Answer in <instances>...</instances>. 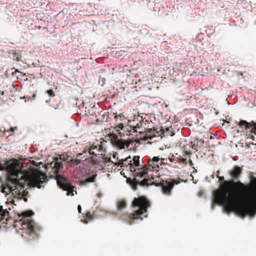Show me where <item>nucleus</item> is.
Segmentation results:
<instances>
[{"mask_svg": "<svg viewBox=\"0 0 256 256\" xmlns=\"http://www.w3.org/2000/svg\"><path fill=\"white\" fill-rule=\"evenodd\" d=\"M17 129L16 127L11 128L9 130H8L6 132L8 133V136L14 135L15 130Z\"/></svg>", "mask_w": 256, "mask_h": 256, "instance_id": "a211bd4d", "label": "nucleus"}, {"mask_svg": "<svg viewBox=\"0 0 256 256\" xmlns=\"http://www.w3.org/2000/svg\"><path fill=\"white\" fill-rule=\"evenodd\" d=\"M134 210V216L142 220V216L146 213L148 208L150 206V202L144 196L135 198L132 202Z\"/></svg>", "mask_w": 256, "mask_h": 256, "instance_id": "39448f33", "label": "nucleus"}, {"mask_svg": "<svg viewBox=\"0 0 256 256\" xmlns=\"http://www.w3.org/2000/svg\"><path fill=\"white\" fill-rule=\"evenodd\" d=\"M170 160L171 162H172V158H170Z\"/></svg>", "mask_w": 256, "mask_h": 256, "instance_id": "c756f323", "label": "nucleus"}, {"mask_svg": "<svg viewBox=\"0 0 256 256\" xmlns=\"http://www.w3.org/2000/svg\"><path fill=\"white\" fill-rule=\"evenodd\" d=\"M50 167L54 169V172L56 174L55 178L57 181L58 184L62 190L66 191V195L74 196V188H76L75 186H71L70 184L68 183L66 178L58 174V170L60 168H62V162L61 160H60L56 158V160L54 161L50 164Z\"/></svg>", "mask_w": 256, "mask_h": 256, "instance_id": "20e7f679", "label": "nucleus"}, {"mask_svg": "<svg viewBox=\"0 0 256 256\" xmlns=\"http://www.w3.org/2000/svg\"><path fill=\"white\" fill-rule=\"evenodd\" d=\"M78 210L79 213L82 212V207L80 205H78Z\"/></svg>", "mask_w": 256, "mask_h": 256, "instance_id": "5701e85b", "label": "nucleus"}, {"mask_svg": "<svg viewBox=\"0 0 256 256\" xmlns=\"http://www.w3.org/2000/svg\"><path fill=\"white\" fill-rule=\"evenodd\" d=\"M156 133L154 129L144 128V131L139 132V134L142 136H140L138 138L142 140L152 139L156 136Z\"/></svg>", "mask_w": 256, "mask_h": 256, "instance_id": "0eeeda50", "label": "nucleus"}, {"mask_svg": "<svg viewBox=\"0 0 256 256\" xmlns=\"http://www.w3.org/2000/svg\"><path fill=\"white\" fill-rule=\"evenodd\" d=\"M120 174H122V172H120Z\"/></svg>", "mask_w": 256, "mask_h": 256, "instance_id": "7c9ffc66", "label": "nucleus"}, {"mask_svg": "<svg viewBox=\"0 0 256 256\" xmlns=\"http://www.w3.org/2000/svg\"><path fill=\"white\" fill-rule=\"evenodd\" d=\"M120 218L122 220L130 224H132L134 220L140 219L138 216H134V212L132 214L124 213L120 216Z\"/></svg>", "mask_w": 256, "mask_h": 256, "instance_id": "9d476101", "label": "nucleus"}, {"mask_svg": "<svg viewBox=\"0 0 256 256\" xmlns=\"http://www.w3.org/2000/svg\"><path fill=\"white\" fill-rule=\"evenodd\" d=\"M96 176V174H94L91 176L85 179L84 180H82L80 182L82 184L85 185L88 182H94Z\"/></svg>", "mask_w": 256, "mask_h": 256, "instance_id": "ddd939ff", "label": "nucleus"}, {"mask_svg": "<svg viewBox=\"0 0 256 256\" xmlns=\"http://www.w3.org/2000/svg\"><path fill=\"white\" fill-rule=\"evenodd\" d=\"M50 98L48 100H47L46 101V102L47 103H48V102H50Z\"/></svg>", "mask_w": 256, "mask_h": 256, "instance_id": "cd10ccee", "label": "nucleus"}, {"mask_svg": "<svg viewBox=\"0 0 256 256\" xmlns=\"http://www.w3.org/2000/svg\"><path fill=\"white\" fill-rule=\"evenodd\" d=\"M112 142L114 146L119 149L124 148L126 146L128 148L130 144V142L128 141H123L118 139V136L116 134L112 135Z\"/></svg>", "mask_w": 256, "mask_h": 256, "instance_id": "6e6552de", "label": "nucleus"}, {"mask_svg": "<svg viewBox=\"0 0 256 256\" xmlns=\"http://www.w3.org/2000/svg\"><path fill=\"white\" fill-rule=\"evenodd\" d=\"M102 148L100 145L94 146L92 145L90 148L88 149V154L90 156H96L97 154H99Z\"/></svg>", "mask_w": 256, "mask_h": 256, "instance_id": "f8f14e48", "label": "nucleus"}, {"mask_svg": "<svg viewBox=\"0 0 256 256\" xmlns=\"http://www.w3.org/2000/svg\"><path fill=\"white\" fill-rule=\"evenodd\" d=\"M163 160L164 159L160 158L158 156H154L152 160H149L147 164L144 166L143 167L138 168L136 175L139 176L140 178H144L140 182L137 180L136 178H134L133 182L135 186L138 184L142 186L154 184L156 186L162 187L164 194L170 196L174 186V184H178L179 182L172 178L162 180V178H160L158 176L148 174L150 171L156 172L159 171L160 166L162 164Z\"/></svg>", "mask_w": 256, "mask_h": 256, "instance_id": "f03ea898", "label": "nucleus"}, {"mask_svg": "<svg viewBox=\"0 0 256 256\" xmlns=\"http://www.w3.org/2000/svg\"><path fill=\"white\" fill-rule=\"evenodd\" d=\"M140 156H134L132 160H133V164L136 166H138L140 165Z\"/></svg>", "mask_w": 256, "mask_h": 256, "instance_id": "f3484780", "label": "nucleus"}, {"mask_svg": "<svg viewBox=\"0 0 256 256\" xmlns=\"http://www.w3.org/2000/svg\"><path fill=\"white\" fill-rule=\"evenodd\" d=\"M82 155L83 154L79 153L76 156V158H70V160L68 159V162L69 166H75L78 165L82 162L84 161V160H82V158H85L86 156L84 155L83 156H82Z\"/></svg>", "mask_w": 256, "mask_h": 256, "instance_id": "9b49d317", "label": "nucleus"}, {"mask_svg": "<svg viewBox=\"0 0 256 256\" xmlns=\"http://www.w3.org/2000/svg\"><path fill=\"white\" fill-rule=\"evenodd\" d=\"M117 209L119 210L125 208L126 206V203L124 200H118L116 203Z\"/></svg>", "mask_w": 256, "mask_h": 256, "instance_id": "4468645a", "label": "nucleus"}, {"mask_svg": "<svg viewBox=\"0 0 256 256\" xmlns=\"http://www.w3.org/2000/svg\"><path fill=\"white\" fill-rule=\"evenodd\" d=\"M166 131H168L169 130V128H166Z\"/></svg>", "mask_w": 256, "mask_h": 256, "instance_id": "c85d7f7f", "label": "nucleus"}, {"mask_svg": "<svg viewBox=\"0 0 256 256\" xmlns=\"http://www.w3.org/2000/svg\"><path fill=\"white\" fill-rule=\"evenodd\" d=\"M93 218V216L91 214L90 212H88L86 214V216L84 219L83 220V222L85 224L88 223L89 222L91 221Z\"/></svg>", "mask_w": 256, "mask_h": 256, "instance_id": "2eb2a0df", "label": "nucleus"}, {"mask_svg": "<svg viewBox=\"0 0 256 256\" xmlns=\"http://www.w3.org/2000/svg\"><path fill=\"white\" fill-rule=\"evenodd\" d=\"M46 92L50 98L55 96L54 92L52 90H48Z\"/></svg>", "mask_w": 256, "mask_h": 256, "instance_id": "6ab92c4d", "label": "nucleus"}, {"mask_svg": "<svg viewBox=\"0 0 256 256\" xmlns=\"http://www.w3.org/2000/svg\"><path fill=\"white\" fill-rule=\"evenodd\" d=\"M232 178L224 181L221 188L214 192L216 203L222 205L228 212H233L240 216L252 215L256 210V180L250 185L238 180L242 168L236 166L228 172Z\"/></svg>", "mask_w": 256, "mask_h": 256, "instance_id": "f257e3e1", "label": "nucleus"}, {"mask_svg": "<svg viewBox=\"0 0 256 256\" xmlns=\"http://www.w3.org/2000/svg\"><path fill=\"white\" fill-rule=\"evenodd\" d=\"M178 158L182 162H186V158H184L183 156H178Z\"/></svg>", "mask_w": 256, "mask_h": 256, "instance_id": "aec40b11", "label": "nucleus"}, {"mask_svg": "<svg viewBox=\"0 0 256 256\" xmlns=\"http://www.w3.org/2000/svg\"><path fill=\"white\" fill-rule=\"evenodd\" d=\"M142 123L140 122L139 124H138L136 126H134L131 130H130V132H137L136 128H140L142 127Z\"/></svg>", "mask_w": 256, "mask_h": 256, "instance_id": "dca6fc26", "label": "nucleus"}, {"mask_svg": "<svg viewBox=\"0 0 256 256\" xmlns=\"http://www.w3.org/2000/svg\"><path fill=\"white\" fill-rule=\"evenodd\" d=\"M4 92L1 91V92H0V97H1L2 96L4 95ZM0 99H2V98H0Z\"/></svg>", "mask_w": 256, "mask_h": 256, "instance_id": "a878e982", "label": "nucleus"}, {"mask_svg": "<svg viewBox=\"0 0 256 256\" xmlns=\"http://www.w3.org/2000/svg\"><path fill=\"white\" fill-rule=\"evenodd\" d=\"M122 114L120 115H116L114 116V118L117 119L118 117H121Z\"/></svg>", "mask_w": 256, "mask_h": 256, "instance_id": "393cba45", "label": "nucleus"}, {"mask_svg": "<svg viewBox=\"0 0 256 256\" xmlns=\"http://www.w3.org/2000/svg\"><path fill=\"white\" fill-rule=\"evenodd\" d=\"M192 148H194V150H197L196 148V146H195L194 144L192 146Z\"/></svg>", "mask_w": 256, "mask_h": 256, "instance_id": "bb28decb", "label": "nucleus"}, {"mask_svg": "<svg viewBox=\"0 0 256 256\" xmlns=\"http://www.w3.org/2000/svg\"><path fill=\"white\" fill-rule=\"evenodd\" d=\"M114 166H120V167H126L128 168V170L130 172H134V175L136 177L139 176H137L136 172H138V169L135 170L133 164L132 163L131 158L130 156L125 158L124 159H121L117 162L114 163Z\"/></svg>", "mask_w": 256, "mask_h": 256, "instance_id": "423d86ee", "label": "nucleus"}, {"mask_svg": "<svg viewBox=\"0 0 256 256\" xmlns=\"http://www.w3.org/2000/svg\"><path fill=\"white\" fill-rule=\"evenodd\" d=\"M33 214L32 212L28 210L23 212L18 216V217L21 218L19 222L21 225L20 228L24 231L26 234H34L35 237H37L40 228L32 220V216Z\"/></svg>", "mask_w": 256, "mask_h": 256, "instance_id": "7ed1b4c3", "label": "nucleus"}, {"mask_svg": "<svg viewBox=\"0 0 256 256\" xmlns=\"http://www.w3.org/2000/svg\"><path fill=\"white\" fill-rule=\"evenodd\" d=\"M118 128L121 130L123 128V124H120L118 126Z\"/></svg>", "mask_w": 256, "mask_h": 256, "instance_id": "b1692460", "label": "nucleus"}, {"mask_svg": "<svg viewBox=\"0 0 256 256\" xmlns=\"http://www.w3.org/2000/svg\"><path fill=\"white\" fill-rule=\"evenodd\" d=\"M50 106L52 108H54V109H56L58 108V104H56L54 105H52V104H50Z\"/></svg>", "mask_w": 256, "mask_h": 256, "instance_id": "412c9836", "label": "nucleus"}, {"mask_svg": "<svg viewBox=\"0 0 256 256\" xmlns=\"http://www.w3.org/2000/svg\"><path fill=\"white\" fill-rule=\"evenodd\" d=\"M238 125L241 128L244 127L246 130H248L251 128L250 132L256 135V122L254 121L248 122L244 120H240L238 122Z\"/></svg>", "mask_w": 256, "mask_h": 256, "instance_id": "1a4fd4ad", "label": "nucleus"}, {"mask_svg": "<svg viewBox=\"0 0 256 256\" xmlns=\"http://www.w3.org/2000/svg\"><path fill=\"white\" fill-rule=\"evenodd\" d=\"M218 180L220 182H222V181H224V182L225 181L224 180V176H218Z\"/></svg>", "mask_w": 256, "mask_h": 256, "instance_id": "4be33fe9", "label": "nucleus"}]
</instances>
